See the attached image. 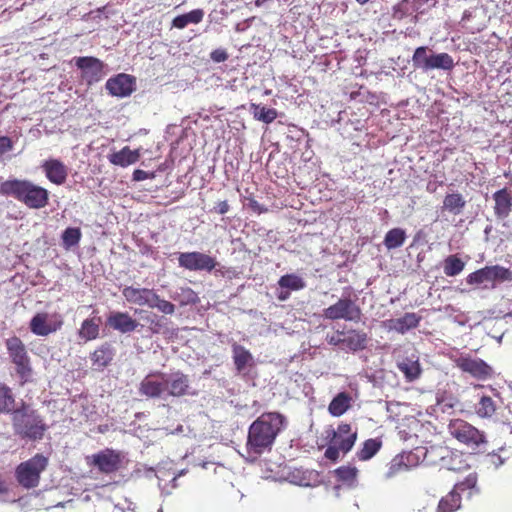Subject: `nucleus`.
I'll use <instances>...</instances> for the list:
<instances>
[{
    "label": "nucleus",
    "mask_w": 512,
    "mask_h": 512,
    "mask_svg": "<svg viewBox=\"0 0 512 512\" xmlns=\"http://www.w3.org/2000/svg\"><path fill=\"white\" fill-rule=\"evenodd\" d=\"M494 215L499 220L506 219L512 212V191L502 188L493 194Z\"/></svg>",
    "instance_id": "4be33fe9"
},
{
    "label": "nucleus",
    "mask_w": 512,
    "mask_h": 512,
    "mask_svg": "<svg viewBox=\"0 0 512 512\" xmlns=\"http://www.w3.org/2000/svg\"><path fill=\"white\" fill-rule=\"evenodd\" d=\"M114 356L115 349L112 344L105 342L91 353L90 359L92 366L95 367V369L103 370L112 363Z\"/></svg>",
    "instance_id": "5701e85b"
},
{
    "label": "nucleus",
    "mask_w": 512,
    "mask_h": 512,
    "mask_svg": "<svg viewBox=\"0 0 512 512\" xmlns=\"http://www.w3.org/2000/svg\"><path fill=\"white\" fill-rule=\"evenodd\" d=\"M398 369L404 374L407 381H414L421 375L422 369L417 356L404 357L397 363Z\"/></svg>",
    "instance_id": "a878e982"
},
{
    "label": "nucleus",
    "mask_w": 512,
    "mask_h": 512,
    "mask_svg": "<svg viewBox=\"0 0 512 512\" xmlns=\"http://www.w3.org/2000/svg\"><path fill=\"white\" fill-rule=\"evenodd\" d=\"M408 471L407 468L404 466V462L399 456V454L395 455L391 461L388 463L387 471H386V478L390 479L393 478L401 473H404Z\"/></svg>",
    "instance_id": "c03bdc74"
},
{
    "label": "nucleus",
    "mask_w": 512,
    "mask_h": 512,
    "mask_svg": "<svg viewBox=\"0 0 512 512\" xmlns=\"http://www.w3.org/2000/svg\"><path fill=\"white\" fill-rule=\"evenodd\" d=\"M190 379L187 374L176 371L171 374L166 373L165 380V398H180L190 394Z\"/></svg>",
    "instance_id": "a211bd4d"
},
{
    "label": "nucleus",
    "mask_w": 512,
    "mask_h": 512,
    "mask_svg": "<svg viewBox=\"0 0 512 512\" xmlns=\"http://www.w3.org/2000/svg\"><path fill=\"white\" fill-rule=\"evenodd\" d=\"M12 422L14 431L21 438L29 440H40L43 438L47 425L42 416L26 403H22L20 408L12 412Z\"/></svg>",
    "instance_id": "7ed1b4c3"
},
{
    "label": "nucleus",
    "mask_w": 512,
    "mask_h": 512,
    "mask_svg": "<svg viewBox=\"0 0 512 512\" xmlns=\"http://www.w3.org/2000/svg\"><path fill=\"white\" fill-rule=\"evenodd\" d=\"M335 473L340 480L345 481V482H352L355 480V478L357 476L356 468L345 467V466H342V467H339L338 469H336Z\"/></svg>",
    "instance_id": "09e8293b"
},
{
    "label": "nucleus",
    "mask_w": 512,
    "mask_h": 512,
    "mask_svg": "<svg viewBox=\"0 0 512 512\" xmlns=\"http://www.w3.org/2000/svg\"><path fill=\"white\" fill-rule=\"evenodd\" d=\"M0 194L11 196L30 209H42L49 204V191L27 179H10L2 182Z\"/></svg>",
    "instance_id": "f03ea898"
},
{
    "label": "nucleus",
    "mask_w": 512,
    "mask_h": 512,
    "mask_svg": "<svg viewBox=\"0 0 512 512\" xmlns=\"http://www.w3.org/2000/svg\"><path fill=\"white\" fill-rule=\"evenodd\" d=\"M466 206V200L459 192L447 193L444 196L442 211L453 215H459Z\"/></svg>",
    "instance_id": "cd10ccee"
},
{
    "label": "nucleus",
    "mask_w": 512,
    "mask_h": 512,
    "mask_svg": "<svg viewBox=\"0 0 512 512\" xmlns=\"http://www.w3.org/2000/svg\"><path fill=\"white\" fill-rule=\"evenodd\" d=\"M250 111L252 112L254 119L265 124L272 123L278 117V112L276 109L266 108L260 104L251 103Z\"/></svg>",
    "instance_id": "e433bc0d"
},
{
    "label": "nucleus",
    "mask_w": 512,
    "mask_h": 512,
    "mask_svg": "<svg viewBox=\"0 0 512 512\" xmlns=\"http://www.w3.org/2000/svg\"><path fill=\"white\" fill-rule=\"evenodd\" d=\"M382 447L380 438H370L363 442L361 449L356 453V457L360 461H367L374 457Z\"/></svg>",
    "instance_id": "72a5a7b5"
},
{
    "label": "nucleus",
    "mask_w": 512,
    "mask_h": 512,
    "mask_svg": "<svg viewBox=\"0 0 512 512\" xmlns=\"http://www.w3.org/2000/svg\"><path fill=\"white\" fill-rule=\"evenodd\" d=\"M233 362L238 373L245 370L246 367L254 365V358L251 352L244 346L234 343L232 345Z\"/></svg>",
    "instance_id": "bb28decb"
},
{
    "label": "nucleus",
    "mask_w": 512,
    "mask_h": 512,
    "mask_svg": "<svg viewBox=\"0 0 512 512\" xmlns=\"http://www.w3.org/2000/svg\"><path fill=\"white\" fill-rule=\"evenodd\" d=\"M148 325V330L152 334H160L165 333L166 329V319L162 316H158L157 314H152L146 318Z\"/></svg>",
    "instance_id": "a18cd8bd"
},
{
    "label": "nucleus",
    "mask_w": 512,
    "mask_h": 512,
    "mask_svg": "<svg viewBox=\"0 0 512 512\" xmlns=\"http://www.w3.org/2000/svg\"><path fill=\"white\" fill-rule=\"evenodd\" d=\"M478 475L473 472L462 481L457 482L452 490L443 496L438 503L437 512H456L462 507V496L471 498L479 494Z\"/></svg>",
    "instance_id": "20e7f679"
},
{
    "label": "nucleus",
    "mask_w": 512,
    "mask_h": 512,
    "mask_svg": "<svg viewBox=\"0 0 512 512\" xmlns=\"http://www.w3.org/2000/svg\"><path fill=\"white\" fill-rule=\"evenodd\" d=\"M361 308L350 298H340L338 301L323 310L324 318L358 322L361 318Z\"/></svg>",
    "instance_id": "f8f14e48"
},
{
    "label": "nucleus",
    "mask_w": 512,
    "mask_h": 512,
    "mask_svg": "<svg viewBox=\"0 0 512 512\" xmlns=\"http://www.w3.org/2000/svg\"><path fill=\"white\" fill-rule=\"evenodd\" d=\"M48 458L37 453L32 458L21 462L15 469V478L25 489L36 488L40 483L41 473L48 466Z\"/></svg>",
    "instance_id": "423d86ee"
},
{
    "label": "nucleus",
    "mask_w": 512,
    "mask_h": 512,
    "mask_svg": "<svg viewBox=\"0 0 512 512\" xmlns=\"http://www.w3.org/2000/svg\"><path fill=\"white\" fill-rule=\"evenodd\" d=\"M455 62L451 55L442 52L438 54L431 53V63L429 70L442 69L450 71L454 68Z\"/></svg>",
    "instance_id": "ea45409f"
},
{
    "label": "nucleus",
    "mask_w": 512,
    "mask_h": 512,
    "mask_svg": "<svg viewBox=\"0 0 512 512\" xmlns=\"http://www.w3.org/2000/svg\"><path fill=\"white\" fill-rule=\"evenodd\" d=\"M82 232L78 227H68L62 233V245L65 249H70L79 244Z\"/></svg>",
    "instance_id": "37998d69"
},
{
    "label": "nucleus",
    "mask_w": 512,
    "mask_h": 512,
    "mask_svg": "<svg viewBox=\"0 0 512 512\" xmlns=\"http://www.w3.org/2000/svg\"><path fill=\"white\" fill-rule=\"evenodd\" d=\"M249 207L254 212H256L258 214H263V213H266L268 211V209L265 206H263L262 204H260L258 201L254 200V199H250Z\"/></svg>",
    "instance_id": "6e6d98bb"
},
{
    "label": "nucleus",
    "mask_w": 512,
    "mask_h": 512,
    "mask_svg": "<svg viewBox=\"0 0 512 512\" xmlns=\"http://www.w3.org/2000/svg\"><path fill=\"white\" fill-rule=\"evenodd\" d=\"M360 5H365L366 3H368L370 0H356Z\"/></svg>",
    "instance_id": "774afa93"
},
{
    "label": "nucleus",
    "mask_w": 512,
    "mask_h": 512,
    "mask_svg": "<svg viewBox=\"0 0 512 512\" xmlns=\"http://www.w3.org/2000/svg\"><path fill=\"white\" fill-rule=\"evenodd\" d=\"M266 1H267V0H256V1H255V5H256V6H258V7H260V6H262Z\"/></svg>",
    "instance_id": "69168bd1"
},
{
    "label": "nucleus",
    "mask_w": 512,
    "mask_h": 512,
    "mask_svg": "<svg viewBox=\"0 0 512 512\" xmlns=\"http://www.w3.org/2000/svg\"><path fill=\"white\" fill-rule=\"evenodd\" d=\"M230 209V206L226 200L218 202L214 207V212L223 215L226 214Z\"/></svg>",
    "instance_id": "13d9d810"
},
{
    "label": "nucleus",
    "mask_w": 512,
    "mask_h": 512,
    "mask_svg": "<svg viewBox=\"0 0 512 512\" xmlns=\"http://www.w3.org/2000/svg\"><path fill=\"white\" fill-rule=\"evenodd\" d=\"M460 458H457L455 460L452 461V465H456V466H459L460 469L462 468V455L459 454Z\"/></svg>",
    "instance_id": "680f3d73"
},
{
    "label": "nucleus",
    "mask_w": 512,
    "mask_h": 512,
    "mask_svg": "<svg viewBox=\"0 0 512 512\" xmlns=\"http://www.w3.org/2000/svg\"><path fill=\"white\" fill-rule=\"evenodd\" d=\"M100 318L85 319L79 329V337L85 341H92L98 338L100 330Z\"/></svg>",
    "instance_id": "2f4dec72"
},
{
    "label": "nucleus",
    "mask_w": 512,
    "mask_h": 512,
    "mask_svg": "<svg viewBox=\"0 0 512 512\" xmlns=\"http://www.w3.org/2000/svg\"><path fill=\"white\" fill-rule=\"evenodd\" d=\"M107 325L113 330L126 334L135 331L140 324L128 312L117 311L107 317Z\"/></svg>",
    "instance_id": "412c9836"
},
{
    "label": "nucleus",
    "mask_w": 512,
    "mask_h": 512,
    "mask_svg": "<svg viewBox=\"0 0 512 512\" xmlns=\"http://www.w3.org/2000/svg\"><path fill=\"white\" fill-rule=\"evenodd\" d=\"M154 308L158 309L160 312L166 315L174 314L176 309L175 305L172 302L162 299L160 296L159 300H157V302L155 303Z\"/></svg>",
    "instance_id": "8fccbe9b"
},
{
    "label": "nucleus",
    "mask_w": 512,
    "mask_h": 512,
    "mask_svg": "<svg viewBox=\"0 0 512 512\" xmlns=\"http://www.w3.org/2000/svg\"><path fill=\"white\" fill-rule=\"evenodd\" d=\"M344 345L351 351L364 350L367 347V333L359 330H349L343 337Z\"/></svg>",
    "instance_id": "c85d7f7f"
},
{
    "label": "nucleus",
    "mask_w": 512,
    "mask_h": 512,
    "mask_svg": "<svg viewBox=\"0 0 512 512\" xmlns=\"http://www.w3.org/2000/svg\"><path fill=\"white\" fill-rule=\"evenodd\" d=\"M147 293L145 297L148 299L147 302L144 303V306H148L149 308L154 309V305L159 300V295L155 292L154 289L147 288Z\"/></svg>",
    "instance_id": "603ef678"
},
{
    "label": "nucleus",
    "mask_w": 512,
    "mask_h": 512,
    "mask_svg": "<svg viewBox=\"0 0 512 512\" xmlns=\"http://www.w3.org/2000/svg\"><path fill=\"white\" fill-rule=\"evenodd\" d=\"M41 168L46 178L55 185H63L68 178V167L59 159L45 160Z\"/></svg>",
    "instance_id": "aec40b11"
},
{
    "label": "nucleus",
    "mask_w": 512,
    "mask_h": 512,
    "mask_svg": "<svg viewBox=\"0 0 512 512\" xmlns=\"http://www.w3.org/2000/svg\"><path fill=\"white\" fill-rule=\"evenodd\" d=\"M406 240V233L402 228L389 230L384 238V245L388 250L401 247Z\"/></svg>",
    "instance_id": "a19ab883"
},
{
    "label": "nucleus",
    "mask_w": 512,
    "mask_h": 512,
    "mask_svg": "<svg viewBox=\"0 0 512 512\" xmlns=\"http://www.w3.org/2000/svg\"><path fill=\"white\" fill-rule=\"evenodd\" d=\"M401 6H402V3H399V4H397L396 6H394V16H395V15H396V13L398 12V10H400Z\"/></svg>",
    "instance_id": "338daca9"
},
{
    "label": "nucleus",
    "mask_w": 512,
    "mask_h": 512,
    "mask_svg": "<svg viewBox=\"0 0 512 512\" xmlns=\"http://www.w3.org/2000/svg\"><path fill=\"white\" fill-rule=\"evenodd\" d=\"M286 424V417L279 412L261 414L249 427L247 450L258 455L270 450Z\"/></svg>",
    "instance_id": "f257e3e1"
},
{
    "label": "nucleus",
    "mask_w": 512,
    "mask_h": 512,
    "mask_svg": "<svg viewBox=\"0 0 512 512\" xmlns=\"http://www.w3.org/2000/svg\"><path fill=\"white\" fill-rule=\"evenodd\" d=\"M399 456L403 460L404 466L407 468V470H410L411 468L418 466V464L420 463V456L416 452L404 451L402 453H399Z\"/></svg>",
    "instance_id": "49530a36"
},
{
    "label": "nucleus",
    "mask_w": 512,
    "mask_h": 512,
    "mask_svg": "<svg viewBox=\"0 0 512 512\" xmlns=\"http://www.w3.org/2000/svg\"><path fill=\"white\" fill-rule=\"evenodd\" d=\"M448 432L459 443L471 448H479L487 443L486 435L466 420L456 418L450 420Z\"/></svg>",
    "instance_id": "6e6552de"
},
{
    "label": "nucleus",
    "mask_w": 512,
    "mask_h": 512,
    "mask_svg": "<svg viewBox=\"0 0 512 512\" xmlns=\"http://www.w3.org/2000/svg\"><path fill=\"white\" fill-rule=\"evenodd\" d=\"M278 285L282 289L298 291L305 287L304 280L296 274H285L278 280Z\"/></svg>",
    "instance_id": "79ce46f5"
},
{
    "label": "nucleus",
    "mask_w": 512,
    "mask_h": 512,
    "mask_svg": "<svg viewBox=\"0 0 512 512\" xmlns=\"http://www.w3.org/2000/svg\"><path fill=\"white\" fill-rule=\"evenodd\" d=\"M204 11L194 9L186 14L178 15L172 20V27L184 29L189 24H198L203 20Z\"/></svg>",
    "instance_id": "f704fd0d"
},
{
    "label": "nucleus",
    "mask_w": 512,
    "mask_h": 512,
    "mask_svg": "<svg viewBox=\"0 0 512 512\" xmlns=\"http://www.w3.org/2000/svg\"><path fill=\"white\" fill-rule=\"evenodd\" d=\"M453 362L462 372L478 380H486L493 374V369L489 364L481 358L473 357L470 354L462 353L455 357Z\"/></svg>",
    "instance_id": "ddd939ff"
},
{
    "label": "nucleus",
    "mask_w": 512,
    "mask_h": 512,
    "mask_svg": "<svg viewBox=\"0 0 512 512\" xmlns=\"http://www.w3.org/2000/svg\"><path fill=\"white\" fill-rule=\"evenodd\" d=\"M510 281H512V271L500 265L485 266L466 277L467 284L473 286L491 283L492 287H494L495 282Z\"/></svg>",
    "instance_id": "1a4fd4ad"
},
{
    "label": "nucleus",
    "mask_w": 512,
    "mask_h": 512,
    "mask_svg": "<svg viewBox=\"0 0 512 512\" xmlns=\"http://www.w3.org/2000/svg\"><path fill=\"white\" fill-rule=\"evenodd\" d=\"M476 415L481 419L492 418L497 411V404L488 395H481L478 402L474 406Z\"/></svg>",
    "instance_id": "7c9ffc66"
},
{
    "label": "nucleus",
    "mask_w": 512,
    "mask_h": 512,
    "mask_svg": "<svg viewBox=\"0 0 512 512\" xmlns=\"http://www.w3.org/2000/svg\"><path fill=\"white\" fill-rule=\"evenodd\" d=\"M427 46L417 47L412 56V63L415 69H420L422 71H429L430 63H431V54Z\"/></svg>",
    "instance_id": "4c0bfd02"
},
{
    "label": "nucleus",
    "mask_w": 512,
    "mask_h": 512,
    "mask_svg": "<svg viewBox=\"0 0 512 512\" xmlns=\"http://www.w3.org/2000/svg\"><path fill=\"white\" fill-rule=\"evenodd\" d=\"M465 268V262L458 255H449L443 261V271L448 277L459 275Z\"/></svg>",
    "instance_id": "58836bf2"
},
{
    "label": "nucleus",
    "mask_w": 512,
    "mask_h": 512,
    "mask_svg": "<svg viewBox=\"0 0 512 512\" xmlns=\"http://www.w3.org/2000/svg\"><path fill=\"white\" fill-rule=\"evenodd\" d=\"M421 321V317L414 312L405 313L402 317L390 319L386 322V327L389 330H394L400 334L416 328Z\"/></svg>",
    "instance_id": "b1692460"
},
{
    "label": "nucleus",
    "mask_w": 512,
    "mask_h": 512,
    "mask_svg": "<svg viewBox=\"0 0 512 512\" xmlns=\"http://www.w3.org/2000/svg\"><path fill=\"white\" fill-rule=\"evenodd\" d=\"M288 478L291 483H294L299 486H308L309 479L306 475V472L301 469H294L288 475Z\"/></svg>",
    "instance_id": "de8ad7c7"
},
{
    "label": "nucleus",
    "mask_w": 512,
    "mask_h": 512,
    "mask_svg": "<svg viewBox=\"0 0 512 512\" xmlns=\"http://www.w3.org/2000/svg\"><path fill=\"white\" fill-rule=\"evenodd\" d=\"M109 94L114 97H128L135 90V79L133 76L120 73L107 80L105 84Z\"/></svg>",
    "instance_id": "6ab92c4d"
},
{
    "label": "nucleus",
    "mask_w": 512,
    "mask_h": 512,
    "mask_svg": "<svg viewBox=\"0 0 512 512\" xmlns=\"http://www.w3.org/2000/svg\"><path fill=\"white\" fill-rule=\"evenodd\" d=\"M147 293V288L125 286L122 289V295L125 300L130 304L139 306H144V303L148 301V299L145 297Z\"/></svg>",
    "instance_id": "c9c22d12"
},
{
    "label": "nucleus",
    "mask_w": 512,
    "mask_h": 512,
    "mask_svg": "<svg viewBox=\"0 0 512 512\" xmlns=\"http://www.w3.org/2000/svg\"><path fill=\"white\" fill-rule=\"evenodd\" d=\"M179 266L190 271H207L215 269L217 261L214 257L198 252H183L178 257Z\"/></svg>",
    "instance_id": "2eb2a0df"
},
{
    "label": "nucleus",
    "mask_w": 512,
    "mask_h": 512,
    "mask_svg": "<svg viewBox=\"0 0 512 512\" xmlns=\"http://www.w3.org/2000/svg\"><path fill=\"white\" fill-rule=\"evenodd\" d=\"M352 397L347 392L338 393L329 403L328 411L334 417H340L351 407Z\"/></svg>",
    "instance_id": "c756f323"
},
{
    "label": "nucleus",
    "mask_w": 512,
    "mask_h": 512,
    "mask_svg": "<svg viewBox=\"0 0 512 512\" xmlns=\"http://www.w3.org/2000/svg\"><path fill=\"white\" fill-rule=\"evenodd\" d=\"M13 147L12 141L7 136L0 137V152H7Z\"/></svg>",
    "instance_id": "4d7b16f0"
},
{
    "label": "nucleus",
    "mask_w": 512,
    "mask_h": 512,
    "mask_svg": "<svg viewBox=\"0 0 512 512\" xmlns=\"http://www.w3.org/2000/svg\"><path fill=\"white\" fill-rule=\"evenodd\" d=\"M62 325L61 315L55 313L50 316L46 312H39L30 320L29 329L34 335L45 337L58 331Z\"/></svg>",
    "instance_id": "dca6fc26"
},
{
    "label": "nucleus",
    "mask_w": 512,
    "mask_h": 512,
    "mask_svg": "<svg viewBox=\"0 0 512 512\" xmlns=\"http://www.w3.org/2000/svg\"><path fill=\"white\" fill-rule=\"evenodd\" d=\"M140 157V149L131 150L128 146H125L120 151L113 152L107 156L111 164L120 167L132 165L138 162Z\"/></svg>",
    "instance_id": "393cba45"
},
{
    "label": "nucleus",
    "mask_w": 512,
    "mask_h": 512,
    "mask_svg": "<svg viewBox=\"0 0 512 512\" xmlns=\"http://www.w3.org/2000/svg\"><path fill=\"white\" fill-rule=\"evenodd\" d=\"M427 191L430 193H434L436 191V187H433L431 183H429L426 187Z\"/></svg>",
    "instance_id": "e2e57ef3"
},
{
    "label": "nucleus",
    "mask_w": 512,
    "mask_h": 512,
    "mask_svg": "<svg viewBox=\"0 0 512 512\" xmlns=\"http://www.w3.org/2000/svg\"><path fill=\"white\" fill-rule=\"evenodd\" d=\"M152 177H153V174H149L148 172L141 170V169H136L133 172V180L134 181H143V180H146V179L152 178Z\"/></svg>",
    "instance_id": "5fc2aeb1"
},
{
    "label": "nucleus",
    "mask_w": 512,
    "mask_h": 512,
    "mask_svg": "<svg viewBox=\"0 0 512 512\" xmlns=\"http://www.w3.org/2000/svg\"><path fill=\"white\" fill-rule=\"evenodd\" d=\"M15 403L12 388L0 381V415L11 413L15 409Z\"/></svg>",
    "instance_id": "473e14b6"
},
{
    "label": "nucleus",
    "mask_w": 512,
    "mask_h": 512,
    "mask_svg": "<svg viewBox=\"0 0 512 512\" xmlns=\"http://www.w3.org/2000/svg\"><path fill=\"white\" fill-rule=\"evenodd\" d=\"M8 492V486L6 482L0 477V494H6Z\"/></svg>",
    "instance_id": "052dcab7"
},
{
    "label": "nucleus",
    "mask_w": 512,
    "mask_h": 512,
    "mask_svg": "<svg viewBox=\"0 0 512 512\" xmlns=\"http://www.w3.org/2000/svg\"><path fill=\"white\" fill-rule=\"evenodd\" d=\"M290 290L280 288V291L277 293V299L279 301H286L290 297Z\"/></svg>",
    "instance_id": "bf43d9fd"
},
{
    "label": "nucleus",
    "mask_w": 512,
    "mask_h": 512,
    "mask_svg": "<svg viewBox=\"0 0 512 512\" xmlns=\"http://www.w3.org/2000/svg\"><path fill=\"white\" fill-rule=\"evenodd\" d=\"M344 335H345L344 331H337L336 334L327 336V342L332 346H338L340 344L344 345L343 337H341Z\"/></svg>",
    "instance_id": "864d4df0"
},
{
    "label": "nucleus",
    "mask_w": 512,
    "mask_h": 512,
    "mask_svg": "<svg viewBox=\"0 0 512 512\" xmlns=\"http://www.w3.org/2000/svg\"><path fill=\"white\" fill-rule=\"evenodd\" d=\"M165 380L166 373L162 371H154L146 375L140 382L138 392L146 398L165 399Z\"/></svg>",
    "instance_id": "f3484780"
},
{
    "label": "nucleus",
    "mask_w": 512,
    "mask_h": 512,
    "mask_svg": "<svg viewBox=\"0 0 512 512\" xmlns=\"http://www.w3.org/2000/svg\"><path fill=\"white\" fill-rule=\"evenodd\" d=\"M5 346L21 382H28L33 370L25 344L19 337L13 336L5 340Z\"/></svg>",
    "instance_id": "0eeeda50"
},
{
    "label": "nucleus",
    "mask_w": 512,
    "mask_h": 512,
    "mask_svg": "<svg viewBox=\"0 0 512 512\" xmlns=\"http://www.w3.org/2000/svg\"><path fill=\"white\" fill-rule=\"evenodd\" d=\"M81 71V79L88 86L98 83L105 76L106 65L102 60L93 56L74 57L72 60Z\"/></svg>",
    "instance_id": "9b49d317"
},
{
    "label": "nucleus",
    "mask_w": 512,
    "mask_h": 512,
    "mask_svg": "<svg viewBox=\"0 0 512 512\" xmlns=\"http://www.w3.org/2000/svg\"><path fill=\"white\" fill-rule=\"evenodd\" d=\"M327 437H330V443L327 447L324 456L336 462L339 459L340 452L343 454L351 451L357 440V430H352L348 423H340L337 428L331 429L327 432Z\"/></svg>",
    "instance_id": "39448f33"
},
{
    "label": "nucleus",
    "mask_w": 512,
    "mask_h": 512,
    "mask_svg": "<svg viewBox=\"0 0 512 512\" xmlns=\"http://www.w3.org/2000/svg\"><path fill=\"white\" fill-rule=\"evenodd\" d=\"M87 464L103 474H113L123 467L124 456L120 451L106 448L86 457Z\"/></svg>",
    "instance_id": "9d476101"
},
{
    "label": "nucleus",
    "mask_w": 512,
    "mask_h": 512,
    "mask_svg": "<svg viewBox=\"0 0 512 512\" xmlns=\"http://www.w3.org/2000/svg\"><path fill=\"white\" fill-rule=\"evenodd\" d=\"M229 55L225 49L218 48L210 53V58L216 63L224 62L228 59Z\"/></svg>",
    "instance_id": "3c124183"
},
{
    "label": "nucleus",
    "mask_w": 512,
    "mask_h": 512,
    "mask_svg": "<svg viewBox=\"0 0 512 512\" xmlns=\"http://www.w3.org/2000/svg\"><path fill=\"white\" fill-rule=\"evenodd\" d=\"M235 271L228 269L226 273H222L223 276L227 275L229 278H231V275H234Z\"/></svg>",
    "instance_id": "0e129e2a"
},
{
    "label": "nucleus",
    "mask_w": 512,
    "mask_h": 512,
    "mask_svg": "<svg viewBox=\"0 0 512 512\" xmlns=\"http://www.w3.org/2000/svg\"><path fill=\"white\" fill-rule=\"evenodd\" d=\"M460 458L457 452L452 451L445 445H431L424 453L423 460L428 464L440 465L442 468L456 471L460 470L459 466L452 465V461Z\"/></svg>",
    "instance_id": "4468645a"
}]
</instances>
